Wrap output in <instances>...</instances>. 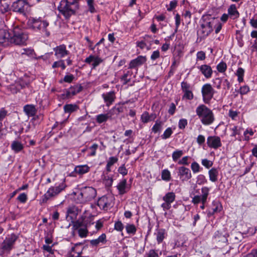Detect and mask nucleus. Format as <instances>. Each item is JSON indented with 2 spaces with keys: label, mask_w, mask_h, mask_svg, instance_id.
I'll use <instances>...</instances> for the list:
<instances>
[{
  "label": "nucleus",
  "mask_w": 257,
  "mask_h": 257,
  "mask_svg": "<svg viewBox=\"0 0 257 257\" xmlns=\"http://www.w3.org/2000/svg\"><path fill=\"white\" fill-rule=\"evenodd\" d=\"M80 0H61L58 9L66 19L75 14L79 8Z\"/></svg>",
  "instance_id": "nucleus-1"
},
{
  "label": "nucleus",
  "mask_w": 257,
  "mask_h": 257,
  "mask_svg": "<svg viewBox=\"0 0 257 257\" xmlns=\"http://www.w3.org/2000/svg\"><path fill=\"white\" fill-rule=\"evenodd\" d=\"M196 113L203 125H211L215 121V116L212 110L204 104L198 105L196 109Z\"/></svg>",
  "instance_id": "nucleus-2"
},
{
  "label": "nucleus",
  "mask_w": 257,
  "mask_h": 257,
  "mask_svg": "<svg viewBox=\"0 0 257 257\" xmlns=\"http://www.w3.org/2000/svg\"><path fill=\"white\" fill-rule=\"evenodd\" d=\"M97 195L96 190L90 186L82 187L79 189L77 195V202L85 204L93 200Z\"/></svg>",
  "instance_id": "nucleus-3"
},
{
  "label": "nucleus",
  "mask_w": 257,
  "mask_h": 257,
  "mask_svg": "<svg viewBox=\"0 0 257 257\" xmlns=\"http://www.w3.org/2000/svg\"><path fill=\"white\" fill-rule=\"evenodd\" d=\"M66 187L67 185L65 183V179H64L63 181L60 183L58 185H57L56 184L55 186H51L48 189L46 193L42 196L41 199L42 203H45L51 198L57 196L62 191L64 190Z\"/></svg>",
  "instance_id": "nucleus-4"
},
{
  "label": "nucleus",
  "mask_w": 257,
  "mask_h": 257,
  "mask_svg": "<svg viewBox=\"0 0 257 257\" xmlns=\"http://www.w3.org/2000/svg\"><path fill=\"white\" fill-rule=\"evenodd\" d=\"M29 25L35 30H39L45 33L47 37L50 35V32L47 30L49 22L43 20L42 18H31L28 21Z\"/></svg>",
  "instance_id": "nucleus-5"
},
{
  "label": "nucleus",
  "mask_w": 257,
  "mask_h": 257,
  "mask_svg": "<svg viewBox=\"0 0 257 257\" xmlns=\"http://www.w3.org/2000/svg\"><path fill=\"white\" fill-rule=\"evenodd\" d=\"M28 39V34L23 30L16 27L14 28L13 36L10 38V42L16 45H24Z\"/></svg>",
  "instance_id": "nucleus-6"
},
{
  "label": "nucleus",
  "mask_w": 257,
  "mask_h": 257,
  "mask_svg": "<svg viewBox=\"0 0 257 257\" xmlns=\"http://www.w3.org/2000/svg\"><path fill=\"white\" fill-rule=\"evenodd\" d=\"M210 188L207 186H203L201 189V194L195 195L192 199L191 202L194 205H198L201 203L200 208L203 210L205 208V204L207 202L208 197L209 195Z\"/></svg>",
  "instance_id": "nucleus-7"
},
{
  "label": "nucleus",
  "mask_w": 257,
  "mask_h": 257,
  "mask_svg": "<svg viewBox=\"0 0 257 257\" xmlns=\"http://www.w3.org/2000/svg\"><path fill=\"white\" fill-rule=\"evenodd\" d=\"M114 200L112 194H106L98 198L97 205L101 209L107 210L113 207Z\"/></svg>",
  "instance_id": "nucleus-8"
},
{
  "label": "nucleus",
  "mask_w": 257,
  "mask_h": 257,
  "mask_svg": "<svg viewBox=\"0 0 257 257\" xmlns=\"http://www.w3.org/2000/svg\"><path fill=\"white\" fill-rule=\"evenodd\" d=\"M202 99L205 104H209L215 93L213 86L210 83H205L202 86L201 90Z\"/></svg>",
  "instance_id": "nucleus-9"
},
{
  "label": "nucleus",
  "mask_w": 257,
  "mask_h": 257,
  "mask_svg": "<svg viewBox=\"0 0 257 257\" xmlns=\"http://www.w3.org/2000/svg\"><path fill=\"white\" fill-rule=\"evenodd\" d=\"M18 238V236L15 233L9 234L2 243L1 249L3 251L10 253Z\"/></svg>",
  "instance_id": "nucleus-10"
},
{
  "label": "nucleus",
  "mask_w": 257,
  "mask_h": 257,
  "mask_svg": "<svg viewBox=\"0 0 257 257\" xmlns=\"http://www.w3.org/2000/svg\"><path fill=\"white\" fill-rule=\"evenodd\" d=\"M214 21L213 19H210V18H209L207 21H204L201 25L200 28L198 31V34L203 38L208 36L213 31L212 24L214 23Z\"/></svg>",
  "instance_id": "nucleus-11"
},
{
  "label": "nucleus",
  "mask_w": 257,
  "mask_h": 257,
  "mask_svg": "<svg viewBox=\"0 0 257 257\" xmlns=\"http://www.w3.org/2000/svg\"><path fill=\"white\" fill-rule=\"evenodd\" d=\"M29 5L26 0H18L13 3L11 9L14 12L25 15Z\"/></svg>",
  "instance_id": "nucleus-12"
},
{
  "label": "nucleus",
  "mask_w": 257,
  "mask_h": 257,
  "mask_svg": "<svg viewBox=\"0 0 257 257\" xmlns=\"http://www.w3.org/2000/svg\"><path fill=\"white\" fill-rule=\"evenodd\" d=\"M181 87L183 93L182 99L191 100L194 98L193 88L188 82L183 81L181 83Z\"/></svg>",
  "instance_id": "nucleus-13"
},
{
  "label": "nucleus",
  "mask_w": 257,
  "mask_h": 257,
  "mask_svg": "<svg viewBox=\"0 0 257 257\" xmlns=\"http://www.w3.org/2000/svg\"><path fill=\"white\" fill-rule=\"evenodd\" d=\"M176 195L173 192H169L165 194L163 197L164 201L161 206L164 211L169 210L171 208V204L175 200Z\"/></svg>",
  "instance_id": "nucleus-14"
},
{
  "label": "nucleus",
  "mask_w": 257,
  "mask_h": 257,
  "mask_svg": "<svg viewBox=\"0 0 257 257\" xmlns=\"http://www.w3.org/2000/svg\"><path fill=\"white\" fill-rule=\"evenodd\" d=\"M178 176L182 182L188 181L192 177L191 170L184 166H180L178 168Z\"/></svg>",
  "instance_id": "nucleus-15"
},
{
  "label": "nucleus",
  "mask_w": 257,
  "mask_h": 257,
  "mask_svg": "<svg viewBox=\"0 0 257 257\" xmlns=\"http://www.w3.org/2000/svg\"><path fill=\"white\" fill-rule=\"evenodd\" d=\"M82 89L83 87L81 84H77L73 86H71L61 94L62 98L63 99H66L71 97V96L81 92Z\"/></svg>",
  "instance_id": "nucleus-16"
},
{
  "label": "nucleus",
  "mask_w": 257,
  "mask_h": 257,
  "mask_svg": "<svg viewBox=\"0 0 257 257\" xmlns=\"http://www.w3.org/2000/svg\"><path fill=\"white\" fill-rule=\"evenodd\" d=\"M207 144L209 148L216 150L222 146L221 139L217 136H211L207 139Z\"/></svg>",
  "instance_id": "nucleus-17"
},
{
  "label": "nucleus",
  "mask_w": 257,
  "mask_h": 257,
  "mask_svg": "<svg viewBox=\"0 0 257 257\" xmlns=\"http://www.w3.org/2000/svg\"><path fill=\"white\" fill-rule=\"evenodd\" d=\"M53 51L55 52V56L57 58H62L70 54V52L67 50L66 46L64 44H61L54 47Z\"/></svg>",
  "instance_id": "nucleus-18"
},
{
  "label": "nucleus",
  "mask_w": 257,
  "mask_h": 257,
  "mask_svg": "<svg viewBox=\"0 0 257 257\" xmlns=\"http://www.w3.org/2000/svg\"><path fill=\"white\" fill-rule=\"evenodd\" d=\"M147 61L145 56L140 55L136 58L132 60L128 65V69H136L142 66Z\"/></svg>",
  "instance_id": "nucleus-19"
},
{
  "label": "nucleus",
  "mask_w": 257,
  "mask_h": 257,
  "mask_svg": "<svg viewBox=\"0 0 257 257\" xmlns=\"http://www.w3.org/2000/svg\"><path fill=\"white\" fill-rule=\"evenodd\" d=\"M101 96L103 99L106 106H110L115 101L116 98L115 92L114 90L107 92L102 94Z\"/></svg>",
  "instance_id": "nucleus-20"
},
{
  "label": "nucleus",
  "mask_w": 257,
  "mask_h": 257,
  "mask_svg": "<svg viewBox=\"0 0 257 257\" xmlns=\"http://www.w3.org/2000/svg\"><path fill=\"white\" fill-rule=\"evenodd\" d=\"M197 68L206 79H209L212 77L213 71L209 65L203 64L197 66Z\"/></svg>",
  "instance_id": "nucleus-21"
},
{
  "label": "nucleus",
  "mask_w": 257,
  "mask_h": 257,
  "mask_svg": "<svg viewBox=\"0 0 257 257\" xmlns=\"http://www.w3.org/2000/svg\"><path fill=\"white\" fill-rule=\"evenodd\" d=\"M71 222L72 225V229L73 230V233H74V231H76V230L87 226V222L85 220V218L82 216L76 220H74L72 221Z\"/></svg>",
  "instance_id": "nucleus-22"
},
{
  "label": "nucleus",
  "mask_w": 257,
  "mask_h": 257,
  "mask_svg": "<svg viewBox=\"0 0 257 257\" xmlns=\"http://www.w3.org/2000/svg\"><path fill=\"white\" fill-rule=\"evenodd\" d=\"M116 187L118 191V194L120 195L126 193L130 189V187L127 185L126 179L124 178L120 180Z\"/></svg>",
  "instance_id": "nucleus-23"
},
{
  "label": "nucleus",
  "mask_w": 257,
  "mask_h": 257,
  "mask_svg": "<svg viewBox=\"0 0 257 257\" xmlns=\"http://www.w3.org/2000/svg\"><path fill=\"white\" fill-rule=\"evenodd\" d=\"M78 209L75 206H69L67 210L66 218L71 221L75 219L78 215Z\"/></svg>",
  "instance_id": "nucleus-24"
},
{
  "label": "nucleus",
  "mask_w": 257,
  "mask_h": 257,
  "mask_svg": "<svg viewBox=\"0 0 257 257\" xmlns=\"http://www.w3.org/2000/svg\"><path fill=\"white\" fill-rule=\"evenodd\" d=\"M12 150L16 154L22 152L24 148V145L18 140L13 141L11 145Z\"/></svg>",
  "instance_id": "nucleus-25"
},
{
  "label": "nucleus",
  "mask_w": 257,
  "mask_h": 257,
  "mask_svg": "<svg viewBox=\"0 0 257 257\" xmlns=\"http://www.w3.org/2000/svg\"><path fill=\"white\" fill-rule=\"evenodd\" d=\"M156 236V240L158 244L161 243L164 238L166 237L167 234L166 231L164 228H157L155 232Z\"/></svg>",
  "instance_id": "nucleus-26"
},
{
  "label": "nucleus",
  "mask_w": 257,
  "mask_h": 257,
  "mask_svg": "<svg viewBox=\"0 0 257 257\" xmlns=\"http://www.w3.org/2000/svg\"><path fill=\"white\" fill-rule=\"evenodd\" d=\"M227 12L228 16L232 20H235L239 17V13L235 4H232L229 7Z\"/></svg>",
  "instance_id": "nucleus-27"
},
{
  "label": "nucleus",
  "mask_w": 257,
  "mask_h": 257,
  "mask_svg": "<svg viewBox=\"0 0 257 257\" xmlns=\"http://www.w3.org/2000/svg\"><path fill=\"white\" fill-rule=\"evenodd\" d=\"M227 237L226 233L223 234L219 231H216L214 235V239L216 242H222L225 244L227 242Z\"/></svg>",
  "instance_id": "nucleus-28"
},
{
  "label": "nucleus",
  "mask_w": 257,
  "mask_h": 257,
  "mask_svg": "<svg viewBox=\"0 0 257 257\" xmlns=\"http://www.w3.org/2000/svg\"><path fill=\"white\" fill-rule=\"evenodd\" d=\"M156 118L154 113L149 114L148 111H144L141 116V120L144 123H147L150 121L154 120Z\"/></svg>",
  "instance_id": "nucleus-29"
},
{
  "label": "nucleus",
  "mask_w": 257,
  "mask_h": 257,
  "mask_svg": "<svg viewBox=\"0 0 257 257\" xmlns=\"http://www.w3.org/2000/svg\"><path fill=\"white\" fill-rule=\"evenodd\" d=\"M24 111L29 116H34L37 113L35 106L33 104H27L24 106Z\"/></svg>",
  "instance_id": "nucleus-30"
},
{
  "label": "nucleus",
  "mask_w": 257,
  "mask_h": 257,
  "mask_svg": "<svg viewBox=\"0 0 257 257\" xmlns=\"http://www.w3.org/2000/svg\"><path fill=\"white\" fill-rule=\"evenodd\" d=\"M90 168L87 165H78L75 167V172L79 176H82L89 172Z\"/></svg>",
  "instance_id": "nucleus-31"
},
{
  "label": "nucleus",
  "mask_w": 257,
  "mask_h": 257,
  "mask_svg": "<svg viewBox=\"0 0 257 257\" xmlns=\"http://www.w3.org/2000/svg\"><path fill=\"white\" fill-rule=\"evenodd\" d=\"M209 180L212 182H216L218 180L219 171L217 168H212L208 171Z\"/></svg>",
  "instance_id": "nucleus-32"
},
{
  "label": "nucleus",
  "mask_w": 257,
  "mask_h": 257,
  "mask_svg": "<svg viewBox=\"0 0 257 257\" xmlns=\"http://www.w3.org/2000/svg\"><path fill=\"white\" fill-rule=\"evenodd\" d=\"M83 248L84 246L82 243L79 242L75 243L70 250V255L72 254L71 253L72 252H74L76 253L77 255H81Z\"/></svg>",
  "instance_id": "nucleus-33"
},
{
  "label": "nucleus",
  "mask_w": 257,
  "mask_h": 257,
  "mask_svg": "<svg viewBox=\"0 0 257 257\" xmlns=\"http://www.w3.org/2000/svg\"><path fill=\"white\" fill-rule=\"evenodd\" d=\"M63 109L65 113L70 114L77 111L79 109V106L76 104H66L64 105Z\"/></svg>",
  "instance_id": "nucleus-34"
},
{
  "label": "nucleus",
  "mask_w": 257,
  "mask_h": 257,
  "mask_svg": "<svg viewBox=\"0 0 257 257\" xmlns=\"http://www.w3.org/2000/svg\"><path fill=\"white\" fill-rule=\"evenodd\" d=\"M106 236L105 233L101 234L97 238L91 240L90 242L93 246H97L100 243H104L106 242Z\"/></svg>",
  "instance_id": "nucleus-35"
},
{
  "label": "nucleus",
  "mask_w": 257,
  "mask_h": 257,
  "mask_svg": "<svg viewBox=\"0 0 257 257\" xmlns=\"http://www.w3.org/2000/svg\"><path fill=\"white\" fill-rule=\"evenodd\" d=\"M133 72L131 70H127L120 77V81L122 82L123 85H126L131 81L132 78Z\"/></svg>",
  "instance_id": "nucleus-36"
},
{
  "label": "nucleus",
  "mask_w": 257,
  "mask_h": 257,
  "mask_svg": "<svg viewBox=\"0 0 257 257\" xmlns=\"http://www.w3.org/2000/svg\"><path fill=\"white\" fill-rule=\"evenodd\" d=\"M111 115L108 113H102L98 114L96 116V121L98 123H101L106 122L110 117Z\"/></svg>",
  "instance_id": "nucleus-37"
},
{
  "label": "nucleus",
  "mask_w": 257,
  "mask_h": 257,
  "mask_svg": "<svg viewBox=\"0 0 257 257\" xmlns=\"http://www.w3.org/2000/svg\"><path fill=\"white\" fill-rule=\"evenodd\" d=\"M117 161L118 158L117 157L113 156L109 157L107 161V164L105 167L106 171L107 172H110L111 171V167L117 163Z\"/></svg>",
  "instance_id": "nucleus-38"
},
{
  "label": "nucleus",
  "mask_w": 257,
  "mask_h": 257,
  "mask_svg": "<svg viewBox=\"0 0 257 257\" xmlns=\"http://www.w3.org/2000/svg\"><path fill=\"white\" fill-rule=\"evenodd\" d=\"M9 33L5 30H0V43L4 44L10 41Z\"/></svg>",
  "instance_id": "nucleus-39"
},
{
  "label": "nucleus",
  "mask_w": 257,
  "mask_h": 257,
  "mask_svg": "<svg viewBox=\"0 0 257 257\" xmlns=\"http://www.w3.org/2000/svg\"><path fill=\"white\" fill-rule=\"evenodd\" d=\"M210 19H213L214 23L212 24V28L214 27L215 33L218 34L220 32L222 28V24L221 22L215 18H210Z\"/></svg>",
  "instance_id": "nucleus-40"
},
{
  "label": "nucleus",
  "mask_w": 257,
  "mask_h": 257,
  "mask_svg": "<svg viewBox=\"0 0 257 257\" xmlns=\"http://www.w3.org/2000/svg\"><path fill=\"white\" fill-rule=\"evenodd\" d=\"M211 209L215 213L220 212L222 209V206L219 201H213Z\"/></svg>",
  "instance_id": "nucleus-41"
},
{
  "label": "nucleus",
  "mask_w": 257,
  "mask_h": 257,
  "mask_svg": "<svg viewBox=\"0 0 257 257\" xmlns=\"http://www.w3.org/2000/svg\"><path fill=\"white\" fill-rule=\"evenodd\" d=\"M126 232L130 235H135L137 232V228L133 224L127 223L125 226Z\"/></svg>",
  "instance_id": "nucleus-42"
},
{
  "label": "nucleus",
  "mask_w": 257,
  "mask_h": 257,
  "mask_svg": "<svg viewBox=\"0 0 257 257\" xmlns=\"http://www.w3.org/2000/svg\"><path fill=\"white\" fill-rule=\"evenodd\" d=\"M191 169L193 174L198 173L202 171L203 168L196 161L193 162L191 164Z\"/></svg>",
  "instance_id": "nucleus-43"
},
{
  "label": "nucleus",
  "mask_w": 257,
  "mask_h": 257,
  "mask_svg": "<svg viewBox=\"0 0 257 257\" xmlns=\"http://www.w3.org/2000/svg\"><path fill=\"white\" fill-rule=\"evenodd\" d=\"M161 178L163 180L168 182L171 180V173L167 169H164L162 171Z\"/></svg>",
  "instance_id": "nucleus-44"
},
{
  "label": "nucleus",
  "mask_w": 257,
  "mask_h": 257,
  "mask_svg": "<svg viewBox=\"0 0 257 257\" xmlns=\"http://www.w3.org/2000/svg\"><path fill=\"white\" fill-rule=\"evenodd\" d=\"M162 125L163 122L161 121L157 120L152 128V132L155 134L160 132L162 128Z\"/></svg>",
  "instance_id": "nucleus-45"
},
{
  "label": "nucleus",
  "mask_w": 257,
  "mask_h": 257,
  "mask_svg": "<svg viewBox=\"0 0 257 257\" xmlns=\"http://www.w3.org/2000/svg\"><path fill=\"white\" fill-rule=\"evenodd\" d=\"M227 67L226 63L225 62L221 61L217 65L216 69L218 72L223 73L226 71Z\"/></svg>",
  "instance_id": "nucleus-46"
},
{
  "label": "nucleus",
  "mask_w": 257,
  "mask_h": 257,
  "mask_svg": "<svg viewBox=\"0 0 257 257\" xmlns=\"http://www.w3.org/2000/svg\"><path fill=\"white\" fill-rule=\"evenodd\" d=\"M161 254L162 253L161 251L159 254L158 250L151 249L145 253L144 257H160V255H161Z\"/></svg>",
  "instance_id": "nucleus-47"
},
{
  "label": "nucleus",
  "mask_w": 257,
  "mask_h": 257,
  "mask_svg": "<svg viewBox=\"0 0 257 257\" xmlns=\"http://www.w3.org/2000/svg\"><path fill=\"white\" fill-rule=\"evenodd\" d=\"M235 74L237 76V81L239 83L243 82L244 70L242 68L239 67L237 69Z\"/></svg>",
  "instance_id": "nucleus-48"
},
{
  "label": "nucleus",
  "mask_w": 257,
  "mask_h": 257,
  "mask_svg": "<svg viewBox=\"0 0 257 257\" xmlns=\"http://www.w3.org/2000/svg\"><path fill=\"white\" fill-rule=\"evenodd\" d=\"M60 67L62 70H65L66 68V66L65 64L64 60L60 59L58 61L54 62L52 66L53 68H58Z\"/></svg>",
  "instance_id": "nucleus-49"
},
{
  "label": "nucleus",
  "mask_w": 257,
  "mask_h": 257,
  "mask_svg": "<svg viewBox=\"0 0 257 257\" xmlns=\"http://www.w3.org/2000/svg\"><path fill=\"white\" fill-rule=\"evenodd\" d=\"M128 101H124L122 102L118 103L117 104H116L115 106H114L112 108V110H113L114 111H116L117 114H119V113L122 112L124 110L123 106H118V105H119L120 104H121L122 105H124L125 104H127L128 103Z\"/></svg>",
  "instance_id": "nucleus-50"
},
{
  "label": "nucleus",
  "mask_w": 257,
  "mask_h": 257,
  "mask_svg": "<svg viewBox=\"0 0 257 257\" xmlns=\"http://www.w3.org/2000/svg\"><path fill=\"white\" fill-rule=\"evenodd\" d=\"M184 154V152L182 150H176L174 151L172 155L173 161L174 162H177V160Z\"/></svg>",
  "instance_id": "nucleus-51"
},
{
  "label": "nucleus",
  "mask_w": 257,
  "mask_h": 257,
  "mask_svg": "<svg viewBox=\"0 0 257 257\" xmlns=\"http://www.w3.org/2000/svg\"><path fill=\"white\" fill-rule=\"evenodd\" d=\"M74 78V76L72 74H67L65 75L63 79L59 80V83H62L63 82H66L70 83L73 81Z\"/></svg>",
  "instance_id": "nucleus-52"
},
{
  "label": "nucleus",
  "mask_w": 257,
  "mask_h": 257,
  "mask_svg": "<svg viewBox=\"0 0 257 257\" xmlns=\"http://www.w3.org/2000/svg\"><path fill=\"white\" fill-rule=\"evenodd\" d=\"M222 81L223 80L220 77H216L212 80V82L214 87L217 89H221Z\"/></svg>",
  "instance_id": "nucleus-53"
},
{
  "label": "nucleus",
  "mask_w": 257,
  "mask_h": 257,
  "mask_svg": "<svg viewBox=\"0 0 257 257\" xmlns=\"http://www.w3.org/2000/svg\"><path fill=\"white\" fill-rule=\"evenodd\" d=\"M173 132L171 127H168L161 135V137L163 140H166L170 138Z\"/></svg>",
  "instance_id": "nucleus-54"
},
{
  "label": "nucleus",
  "mask_w": 257,
  "mask_h": 257,
  "mask_svg": "<svg viewBox=\"0 0 257 257\" xmlns=\"http://www.w3.org/2000/svg\"><path fill=\"white\" fill-rule=\"evenodd\" d=\"M242 130V127L234 125L233 127L230 128V130L232 132L230 136L232 137H235L236 135H240Z\"/></svg>",
  "instance_id": "nucleus-55"
},
{
  "label": "nucleus",
  "mask_w": 257,
  "mask_h": 257,
  "mask_svg": "<svg viewBox=\"0 0 257 257\" xmlns=\"http://www.w3.org/2000/svg\"><path fill=\"white\" fill-rule=\"evenodd\" d=\"M98 148V145L95 143L93 144L89 148L90 151V153L87 155L89 157H94L96 155V150Z\"/></svg>",
  "instance_id": "nucleus-56"
},
{
  "label": "nucleus",
  "mask_w": 257,
  "mask_h": 257,
  "mask_svg": "<svg viewBox=\"0 0 257 257\" xmlns=\"http://www.w3.org/2000/svg\"><path fill=\"white\" fill-rule=\"evenodd\" d=\"M113 182V179L111 177H110L109 176H106L104 177L103 183L105 185L106 187L109 188V187H111Z\"/></svg>",
  "instance_id": "nucleus-57"
},
{
  "label": "nucleus",
  "mask_w": 257,
  "mask_h": 257,
  "mask_svg": "<svg viewBox=\"0 0 257 257\" xmlns=\"http://www.w3.org/2000/svg\"><path fill=\"white\" fill-rule=\"evenodd\" d=\"M76 230L78 231L79 236L81 238L86 237L88 233L87 226L83 228H81Z\"/></svg>",
  "instance_id": "nucleus-58"
},
{
  "label": "nucleus",
  "mask_w": 257,
  "mask_h": 257,
  "mask_svg": "<svg viewBox=\"0 0 257 257\" xmlns=\"http://www.w3.org/2000/svg\"><path fill=\"white\" fill-rule=\"evenodd\" d=\"M196 183L199 185L204 184L207 182V180L205 176L203 174H200L196 177Z\"/></svg>",
  "instance_id": "nucleus-59"
},
{
  "label": "nucleus",
  "mask_w": 257,
  "mask_h": 257,
  "mask_svg": "<svg viewBox=\"0 0 257 257\" xmlns=\"http://www.w3.org/2000/svg\"><path fill=\"white\" fill-rule=\"evenodd\" d=\"M21 53L22 55H26L31 57H33V55L34 53V51L33 49L31 48H25L22 50Z\"/></svg>",
  "instance_id": "nucleus-60"
},
{
  "label": "nucleus",
  "mask_w": 257,
  "mask_h": 257,
  "mask_svg": "<svg viewBox=\"0 0 257 257\" xmlns=\"http://www.w3.org/2000/svg\"><path fill=\"white\" fill-rule=\"evenodd\" d=\"M114 228L117 231L122 232L124 228V225L121 221L118 220L115 222Z\"/></svg>",
  "instance_id": "nucleus-61"
},
{
  "label": "nucleus",
  "mask_w": 257,
  "mask_h": 257,
  "mask_svg": "<svg viewBox=\"0 0 257 257\" xmlns=\"http://www.w3.org/2000/svg\"><path fill=\"white\" fill-rule=\"evenodd\" d=\"M189 159H190V156H184L178 162V164L179 165H183L184 166H188L189 165V162H188Z\"/></svg>",
  "instance_id": "nucleus-62"
},
{
  "label": "nucleus",
  "mask_w": 257,
  "mask_h": 257,
  "mask_svg": "<svg viewBox=\"0 0 257 257\" xmlns=\"http://www.w3.org/2000/svg\"><path fill=\"white\" fill-rule=\"evenodd\" d=\"M21 87L20 85H11L10 86L9 89H10L11 92L13 94L17 93L20 91Z\"/></svg>",
  "instance_id": "nucleus-63"
},
{
  "label": "nucleus",
  "mask_w": 257,
  "mask_h": 257,
  "mask_svg": "<svg viewBox=\"0 0 257 257\" xmlns=\"http://www.w3.org/2000/svg\"><path fill=\"white\" fill-rule=\"evenodd\" d=\"M188 124L187 120L185 118H181L178 122V127L180 130H184Z\"/></svg>",
  "instance_id": "nucleus-64"
}]
</instances>
